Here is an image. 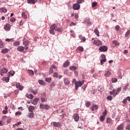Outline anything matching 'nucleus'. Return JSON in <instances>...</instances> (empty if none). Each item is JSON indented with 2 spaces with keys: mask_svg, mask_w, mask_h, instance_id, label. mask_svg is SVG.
Listing matches in <instances>:
<instances>
[{
  "mask_svg": "<svg viewBox=\"0 0 130 130\" xmlns=\"http://www.w3.org/2000/svg\"><path fill=\"white\" fill-rule=\"evenodd\" d=\"M56 27L57 26L56 24H54L51 25V26L50 27V30H49L50 34H51L52 35H55V32H54V30H55V29H56Z\"/></svg>",
  "mask_w": 130,
  "mask_h": 130,
  "instance_id": "f257e3e1",
  "label": "nucleus"
},
{
  "mask_svg": "<svg viewBox=\"0 0 130 130\" xmlns=\"http://www.w3.org/2000/svg\"><path fill=\"white\" fill-rule=\"evenodd\" d=\"M84 84V82H82L81 81H76V82H75V89L76 90H78L79 87H82V86H83Z\"/></svg>",
  "mask_w": 130,
  "mask_h": 130,
  "instance_id": "f03ea898",
  "label": "nucleus"
},
{
  "mask_svg": "<svg viewBox=\"0 0 130 130\" xmlns=\"http://www.w3.org/2000/svg\"><path fill=\"white\" fill-rule=\"evenodd\" d=\"M108 49V48L106 46H103L99 48V50L101 52H106Z\"/></svg>",
  "mask_w": 130,
  "mask_h": 130,
  "instance_id": "7ed1b4c3",
  "label": "nucleus"
},
{
  "mask_svg": "<svg viewBox=\"0 0 130 130\" xmlns=\"http://www.w3.org/2000/svg\"><path fill=\"white\" fill-rule=\"evenodd\" d=\"M80 8H81V5L79 4H78L77 3L73 4V9L74 11H78L80 10Z\"/></svg>",
  "mask_w": 130,
  "mask_h": 130,
  "instance_id": "20e7f679",
  "label": "nucleus"
},
{
  "mask_svg": "<svg viewBox=\"0 0 130 130\" xmlns=\"http://www.w3.org/2000/svg\"><path fill=\"white\" fill-rule=\"evenodd\" d=\"M8 69L6 68H2L1 70V75L3 77L4 76L3 74H7L8 73Z\"/></svg>",
  "mask_w": 130,
  "mask_h": 130,
  "instance_id": "39448f33",
  "label": "nucleus"
},
{
  "mask_svg": "<svg viewBox=\"0 0 130 130\" xmlns=\"http://www.w3.org/2000/svg\"><path fill=\"white\" fill-rule=\"evenodd\" d=\"M93 44L96 45V46H100V45L102 44V42H101L100 40H95L93 41Z\"/></svg>",
  "mask_w": 130,
  "mask_h": 130,
  "instance_id": "423d86ee",
  "label": "nucleus"
},
{
  "mask_svg": "<svg viewBox=\"0 0 130 130\" xmlns=\"http://www.w3.org/2000/svg\"><path fill=\"white\" fill-rule=\"evenodd\" d=\"M4 28L6 31H10V30H11V25L9 23H7L4 25Z\"/></svg>",
  "mask_w": 130,
  "mask_h": 130,
  "instance_id": "0eeeda50",
  "label": "nucleus"
},
{
  "mask_svg": "<svg viewBox=\"0 0 130 130\" xmlns=\"http://www.w3.org/2000/svg\"><path fill=\"white\" fill-rule=\"evenodd\" d=\"M53 126H54L55 127H60V126H61V124H60V122H53Z\"/></svg>",
  "mask_w": 130,
  "mask_h": 130,
  "instance_id": "6e6552de",
  "label": "nucleus"
},
{
  "mask_svg": "<svg viewBox=\"0 0 130 130\" xmlns=\"http://www.w3.org/2000/svg\"><path fill=\"white\" fill-rule=\"evenodd\" d=\"M73 117L75 121H76V122L79 121V119H80V117L79 116V115L77 113L74 114Z\"/></svg>",
  "mask_w": 130,
  "mask_h": 130,
  "instance_id": "1a4fd4ad",
  "label": "nucleus"
},
{
  "mask_svg": "<svg viewBox=\"0 0 130 130\" xmlns=\"http://www.w3.org/2000/svg\"><path fill=\"white\" fill-rule=\"evenodd\" d=\"M39 101V98H36L34 99V101L31 103H32V104H34V105H37V104L38 103Z\"/></svg>",
  "mask_w": 130,
  "mask_h": 130,
  "instance_id": "9d476101",
  "label": "nucleus"
},
{
  "mask_svg": "<svg viewBox=\"0 0 130 130\" xmlns=\"http://www.w3.org/2000/svg\"><path fill=\"white\" fill-rule=\"evenodd\" d=\"M84 22H85V23L87 24V25H89V26H91V25L92 24L91 21H90V18H89L88 17L84 19Z\"/></svg>",
  "mask_w": 130,
  "mask_h": 130,
  "instance_id": "9b49d317",
  "label": "nucleus"
},
{
  "mask_svg": "<svg viewBox=\"0 0 130 130\" xmlns=\"http://www.w3.org/2000/svg\"><path fill=\"white\" fill-rule=\"evenodd\" d=\"M38 0H27V4H30V5H34L37 3Z\"/></svg>",
  "mask_w": 130,
  "mask_h": 130,
  "instance_id": "f8f14e48",
  "label": "nucleus"
},
{
  "mask_svg": "<svg viewBox=\"0 0 130 130\" xmlns=\"http://www.w3.org/2000/svg\"><path fill=\"white\" fill-rule=\"evenodd\" d=\"M16 88L17 89H19V90H20V91H22V90H23V89H24V86L21 85L20 84V83H17L16 84Z\"/></svg>",
  "mask_w": 130,
  "mask_h": 130,
  "instance_id": "ddd939ff",
  "label": "nucleus"
},
{
  "mask_svg": "<svg viewBox=\"0 0 130 130\" xmlns=\"http://www.w3.org/2000/svg\"><path fill=\"white\" fill-rule=\"evenodd\" d=\"M63 82H64V85H66V86L70 85L71 83L70 82V80L68 78H64Z\"/></svg>",
  "mask_w": 130,
  "mask_h": 130,
  "instance_id": "4468645a",
  "label": "nucleus"
},
{
  "mask_svg": "<svg viewBox=\"0 0 130 130\" xmlns=\"http://www.w3.org/2000/svg\"><path fill=\"white\" fill-rule=\"evenodd\" d=\"M24 49H25V48L22 46H19L17 48V50L18 51H20V52H22V51H24Z\"/></svg>",
  "mask_w": 130,
  "mask_h": 130,
  "instance_id": "2eb2a0df",
  "label": "nucleus"
},
{
  "mask_svg": "<svg viewBox=\"0 0 130 130\" xmlns=\"http://www.w3.org/2000/svg\"><path fill=\"white\" fill-rule=\"evenodd\" d=\"M98 108V105L93 104L92 106H91V110L92 111H94V110H97Z\"/></svg>",
  "mask_w": 130,
  "mask_h": 130,
  "instance_id": "dca6fc26",
  "label": "nucleus"
},
{
  "mask_svg": "<svg viewBox=\"0 0 130 130\" xmlns=\"http://www.w3.org/2000/svg\"><path fill=\"white\" fill-rule=\"evenodd\" d=\"M25 96L28 99H33V98H34V96H33V94H29L28 93H26Z\"/></svg>",
  "mask_w": 130,
  "mask_h": 130,
  "instance_id": "f3484780",
  "label": "nucleus"
},
{
  "mask_svg": "<svg viewBox=\"0 0 130 130\" xmlns=\"http://www.w3.org/2000/svg\"><path fill=\"white\" fill-rule=\"evenodd\" d=\"M30 92L31 93H32V94H34V95H36L38 92V89H35V90L33 89H30Z\"/></svg>",
  "mask_w": 130,
  "mask_h": 130,
  "instance_id": "a211bd4d",
  "label": "nucleus"
},
{
  "mask_svg": "<svg viewBox=\"0 0 130 130\" xmlns=\"http://www.w3.org/2000/svg\"><path fill=\"white\" fill-rule=\"evenodd\" d=\"M94 33L95 35L98 36V37H99L100 36L99 30H98V28H95L94 30Z\"/></svg>",
  "mask_w": 130,
  "mask_h": 130,
  "instance_id": "6ab92c4d",
  "label": "nucleus"
},
{
  "mask_svg": "<svg viewBox=\"0 0 130 130\" xmlns=\"http://www.w3.org/2000/svg\"><path fill=\"white\" fill-rule=\"evenodd\" d=\"M69 66H70V61L69 60H67L63 65V67L64 68H67V67H69Z\"/></svg>",
  "mask_w": 130,
  "mask_h": 130,
  "instance_id": "aec40b11",
  "label": "nucleus"
},
{
  "mask_svg": "<svg viewBox=\"0 0 130 130\" xmlns=\"http://www.w3.org/2000/svg\"><path fill=\"white\" fill-rule=\"evenodd\" d=\"M34 109H35V107H34V106H29L28 107V110L29 112H33V110H34Z\"/></svg>",
  "mask_w": 130,
  "mask_h": 130,
  "instance_id": "412c9836",
  "label": "nucleus"
},
{
  "mask_svg": "<svg viewBox=\"0 0 130 130\" xmlns=\"http://www.w3.org/2000/svg\"><path fill=\"white\" fill-rule=\"evenodd\" d=\"M55 31H57V32H62V31H63V28L57 27L55 29Z\"/></svg>",
  "mask_w": 130,
  "mask_h": 130,
  "instance_id": "4be33fe9",
  "label": "nucleus"
},
{
  "mask_svg": "<svg viewBox=\"0 0 130 130\" xmlns=\"http://www.w3.org/2000/svg\"><path fill=\"white\" fill-rule=\"evenodd\" d=\"M28 117H29V118H34V113L31 112V113H29L28 114Z\"/></svg>",
  "mask_w": 130,
  "mask_h": 130,
  "instance_id": "5701e85b",
  "label": "nucleus"
},
{
  "mask_svg": "<svg viewBox=\"0 0 130 130\" xmlns=\"http://www.w3.org/2000/svg\"><path fill=\"white\" fill-rule=\"evenodd\" d=\"M0 12L2 13H7V12H8V10L7 9H6V8H2L0 9Z\"/></svg>",
  "mask_w": 130,
  "mask_h": 130,
  "instance_id": "b1692460",
  "label": "nucleus"
},
{
  "mask_svg": "<svg viewBox=\"0 0 130 130\" xmlns=\"http://www.w3.org/2000/svg\"><path fill=\"white\" fill-rule=\"evenodd\" d=\"M15 75V71H10L8 73V77H10V76H14Z\"/></svg>",
  "mask_w": 130,
  "mask_h": 130,
  "instance_id": "393cba45",
  "label": "nucleus"
},
{
  "mask_svg": "<svg viewBox=\"0 0 130 130\" xmlns=\"http://www.w3.org/2000/svg\"><path fill=\"white\" fill-rule=\"evenodd\" d=\"M117 130H123V124H121L119 125L117 128Z\"/></svg>",
  "mask_w": 130,
  "mask_h": 130,
  "instance_id": "a878e982",
  "label": "nucleus"
},
{
  "mask_svg": "<svg viewBox=\"0 0 130 130\" xmlns=\"http://www.w3.org/2000/svg\"><path fill=\"white\" fill-rule=\"evenodd\" d=\"M3 114H7L8 113V106H6L5 110L3 111Z\"/></svg>",
  "mask_w": 130,
  "mask_h": 130,
  "instance_id": "bb28decb",
  "label": "nucleus"
},
{
  "mask_svg": "<svg viewBox=\"0 0 130 130\" xmlns=\"http://www.w3.org/2000/svg\"><path fill=\"white\" fill-rule=\"evenodd\" d=\"M115 29L116 32H119V31H120V26L118 25H117L115 26Z\"/></svg>",
  "mask_w": 130,
  "mask_h": 130,
  "instance_id": "cd10ccee",
  "label": "nucleus"
},
{
  "mask_svg": "<svg viewBox=\"0 0 130 130\" xmlns=\"http://www.w3.org/2000/svg\"><path fill=\"white\" fill-rule=\"evenodd\" d=\"M23 45H25V46H27V45H29V41L26 40L24 41V40H23Z\"/></svg>",
  "mask_w": 130,
  "mask_h": 130,
  "instance_id": "c85d7f7f",
  "label": "nucleus"
},
{
  "mask_svg": "<svg viewBox=\"0 0 130 130\" xmlns=\"http://www.w3.org/2000/svg\"><path fill=\"white\" fill-rule=\"evenodd\" d=\"M1 52L2 53H7V52H9V49L6 48L2 49Z\"/></svg>",
  "mask_w": 130,
  "mask_h": 130,
  "instance_id": "c756f323",
  "label": "nucleus"
},
{
  "mask_svg": "<svg viewBox=\"0 0 130 130\" xmlns=\"http://www.w3.org/2000/svg\"><path fill=\"white\" fill-rule=\"evenodd\" d=\"M2 80L3 81L6 82V83H8V82H9V81L10 80V78H9L8 77H3Z\"/></svg>",
  "mask_w": 130,
  "mask_h": 130,
  "instance_id": "7c9ffc66",
  "label": "nucleus"
},
{
  "mask_svg": "<svg viewBox=\"0 0 130 130\" xmlns=\"http://www.w3.org/2000/svg\"><path fill=\"white\" fill-rule=\"evenodd\" d=\"M105 77H110L111 76V73H110L109 71H107L105 74Z\"/></svg>",
  "mask_w": 130,
  "mask_h": 130,
  "instance_id": "2f4dec72",
  "label": "nucleus"
},
{
  "mask_svg": "<svg viewBox=\"0 0 130 130\" xmlns=\"http://www.w3.org/2000/svg\"><path fill=\"white\" fill-rule=\"evenodd\" d=\"M113 44H114V45L115 46H117L119 45V43H118V42L116 40H114L113 41Z\"/></svg>",
  "mask_w": 130,
  "mask_h": 130,
  "instance_id": "473e14b6",
  "label": "nucleus"
},
{
  "mask_svg": "<svg viewBox=\"0 0 130 130\" xmlns=\"http://www.w3.org/2000/svg\"><path fill=\"white\" fill-rule=\"evenodd\" d=\"M77 49L79 51H81V52H83L84 51V48L82 46H79L77 48Z\"/></svg>",
  "mask_w": 130,
  "mask_h": 130,
  "instance_id": "72a5a7b5",
  "label": "nucleus"
},
{
  "mask_svg": "<svg viewBox=\"0 0 130 130\" xmlns=\"http://www.w3.org/2000/svg\"><path fill=\"white\" fill-rule=\"evenodd\" d=\"M107 60V59H106V58L101 59V65L103 66V63H104V62H106Z\"/></svg>",
  "mask_w": 130,
  "mask_h": 130,
  "instance_id": "f704fd0d",
  "label": "nucleus"
},
{
  "mask_svg": "<svg viewBox=\"0 0 130 130\" xmlns=\"http://www.w3.org/2000/svg\"><path fill=\"white\" fill-rule=\"evenodd\" d=\"M128 36H130V29L128 30L125 34V37H128Z\"/></svg>",
  "mask_w": 130,
  "mask_h": 130,
  "instance_id": "c9c22d12",
  "label": "nucleus"
},
{
  "mask_svg": "<svg viewBox=\"0 0 130 130\" xmlns=\"http://www.w3.org/2000/svg\"><path fill=\"white\" fill-rule=\"evenodd\" d=\"M28 73L30 76H33L34 75V72L32 70H28Z\"/></svg>",
  "mask_w": 130,
  "mask_h": 130,
  "instance_id": "e433bc0d",
  "label": "nucleus"
},
{
  "mask_svg": "<svg viewBox=\"0 0 130 130\" xmlns=\"http://www.w3.org/2000/svg\"><path fill=\"white\" fill-rule=\"evenodd\" d=\"M40 109H45V105H43V104H41L40 105Z\"/></svg>",
  "mask_w": 130,
  "mask_h": 130,
  "instance_id": "4c0bfd02",
  "label": "nucleus"
},
{
  "mask_svg": "<svg viewBox=\"0 0 130 130\" xmlns=\"http://www.w3.org/2000/svg\"><path fill=\"white\" fill-rule=\"evenodd\" d=\"M85 106L86 107H89V106H91V102H86L85 103Z\"/></svg>",
  "mask_w": 130,
  "mask_h": 130,
  "instance_id": "58836bf2",
  "label": "nucleus"
},
{
  "mask_svg": "<svg viewBox=\"0 0 130 130\" xmlns=\"http://www.w3.org/2000/svg\"><path fill=\"white\" fill-rule=\"evenodd\" d=\"M70 69L71 70V71H76V70H77V67L75 66H71Z\"/></svg>",
  "mask_w": 130,
  "mask_h": 130,
  "instance_id": "ea45409f",
  "label": "nucleus"
},
{
  "mask_svg": "<svg viewBox=\"0 0 130 130\" xmlns=\"http://www.w3.org/2000/svg\"><path fill=\"white\" fill-rule=\"evenodd\" d=\"M105 120V116H101L100 118V120L101 121H104V120Z\"/></svg>",
  "mask_w": 130,
  "mask_h": 130,
  "instance_id": "a19ab883",
  "label": "nucleus"
},
{
  "mask_svg": "<svg viewBox=\"0 0 130 130\" xmlns=\"http://www.w3.org/2000/svg\"><path fill=\"white\" fill-rule=\"evenodd\" d=\"M39 83L40 84V85H45V82H44V81L43 80H39Z\"/></svg>",
  "mask_w": 130,
  "mask_h": 130,
  "instance_id": "79ce46f5",
  "label": "nucleus"
},
{
  "mask_svg": "<svg viewBox=\"0 0 130 130\" xmlns=\"http://www.w3.org/2000/svg\"><path fill=\"white\" fill-rule=\"evenodd\" d=\"M14 46H19L20 45V42H15L13 44Z\"/></svg>",
  "mask_w": 130,
  "mask_h": 130,
  "instance_id": "37998d69",
  "label": "nucleus"
},
{
  "mask_svg": "<svg viewBox=\"0 0 130 130\" xmlns=\"http://www.w3.org/2000/svg\"><path fill=\"white\" fill-rule=\"evenodd\" d=\"M84 2H85V0H77V4L79 5V4H82V3H84Z\"/></svg>",
  "mask_w": 130,
  "mask_h": 130,
  "instance_id": "c03bdc74",
  "label": "nucleus"
},
{
  "mask_svg": "<svg viewBox=\"0 0 130 130\" xmlns=\"http://www.w3.org/2000/svg\"><path fill=\"white\" fill-rule=\"evenodd\" d=\"M97 5H98V3H97V2H93L92 3V7L93 8H95V7L97 6Z\"/></svg>",
  "mask_w": 130,
  "mask_h": 130,
  "instance_id": "a18cd8bd",
  "label": "nucleus"
},
{
  "mask_svg": "<svg viewBox=\"0 0 130 130\" xmlns=\"http://www.w3.org/2000/svg\"><path fill=\"white\" fill-rule=\"evenodd\" d=\"M45 81L48 83H50L51 82V78H46Z\"/></svg>",
  "mask_w": 130,
  "mask_h": 130,
  "instance_id": "49530a36",
  "label": "nucleus"
},
{
  "mask_svg": "<svg viewBox=\"0 0 130 130\" xmlns=\"http://www.w3.org/2000/svg\"><path fill=\"white\" fill-rule=\"evenodd\" d=\"M111 81L112 83H116V82H117V79L116 78H112Z\"/></svg>",
  "mask_w": 130,
  "mask_h": 130,
  "instance_id": "de8ad7c7",
  "label": "nucleus"
},
{
  "mask_svg": "<svg viewBox=\"0 0 130 130\" xmlns=\"http://www.w3.org/2000/svg\"><path fill=\"white\" fill-rule=\"evenodd\" d=\"M107 123H111V119L110 118H107Z\"/></svg>",
  "mask_w": 130,
  "mask_h": 130,
  "instance_id": "09e8293b",
  "label": "nucleus"
},
{
  "mask_svg": "<svg viewBox=\"0 0 130 130\" xmlns=\"http://www.w3.org/2000/svg\"><path fill=\"white\" fill-rule=\"evenodd\" d=\"M53 69H52V68H50L49 72V75H51V74H53Z\"/></svg>",
  "mask_w": 130,
  "mask_h": 130,
  "instance_id": "8fccbe9b",
  "label": "nucleus"
},
{
  "mask_svg": "<svg viewBox=\"0 0 130 130\" xmlns=\"http://www.w3.org/2000/svg\"><path fill=\"white\" fill-rule=\"evenodd\" d=\"M50 87H54V86H55V82H52L50 84Z\"/></svg>",
  "mask_w": 130,
  "mask_h": 130,
  "instance_id": "3c124183",
  "label": "nucleus"
},
{
  "mask_svg": "<svg viewBox=\"0 0 130 130\" xmlns=\"http://www.w3.org/2000/svg\"><path fill=\"white\" fill-rule=\"evenodd\" d=\"M22 18H24V19H27V15L25 14V13L23 12L22 13Z\"/></svg>",
  "mask_w": 130,
  "mask_h": 130,
  "instance_id": "603ef678",
  "label": "nucleus"
},
{
  "mask_svg": "<svg viewBox=\"0 0 130 130\" xmlns=\"http://www.w3.org/2000/svg\"><path fill=\"white\" fill-rule=\"evenodd\" d=\"M107 115V111L105 110L104 112H103V116H106Z\"/></svg>",
  "mask_w": 130,
  "mask_h": 130,
  "instance_id": "864d4df0",
  "label": "nucleus"
},
{
  "mask_svg": "<svg viewBox=\"0 0 130 130\" xmlns=\"http://www.w3.org/2000/svg\"><path fill=\"white\" fill-rule=\"evenodd\" d=\"M71 32L72 33V34L71 35L72 36H73V37H74L75 38V37H76V35L75 34V31H74V30H71Z\"/></svg>",
  "mask_w": 130,
  "mask_h": 130,
  "instance_id": "5fc2aeb1",
  "label": "nucleus"
},
{
  "mask_svg": "<svg viewBox=\"0 0 130 130\" xmlns=\"http://www.w3.org/2000/svg\"><path fill=\"white\" fill-rule=\"evenodd\" d=\"M75 19L76 20H78V19H79V14H78V13H75Z\"/></svg>",
  "mask_w": 130,
  "mask_h": 130,
  "instance_id": "6e6d98bb",
  "label": "nucleus"
},
{
  "mask_svg": "<svg viewBox=\"0 0 130 130\" xmlns=\"http://www.w3.org/2000/svg\"><path fill=\"white\" fill-rule=\"evenodd\" d=\"M107 98L108 100H110V101H111L112 100V96L111 95H108Z\"/></svg>",
  "mask_w": 130,
  "mask_h": 130,
  "instance_id": "4d7b16f0",
  "label": "nucleus"
},
{
  "mask_svg": "<svg viewBox=\"0 0 130 130\" xmlns=\"http://www.w3.org/2000/svg\"><path fill=\"white\" fill-rule=\"evenodd\" d=\"M57 76H58V73L55 72L53 73L54 78H57Z\"/></svg>",
  "mask_w": 130,
  "mask_h": 130,
  "instance_id": "13d9d810",
  "label": "nucleus"
},
{
  "mask_svg": "<svg viewBox=\"0 0 130 130\" xmlns=\"http://www.w3.org/2000/svg\"><path fill=\"white\" fill-rule=\"evenodd\" d=\"M50 68L51 69H54V70H56V66H55V65H54V64H53V65H52L51 66V67H50Z\"/></svg>",
  "mask_w": 130,
  "mask_h": 130,
  "instance_id": "bf43d9fd",
  "label": "nucleus"
},
{
  "mask_svg": "<svg viewBox=\"0 0 130 130\" xmlns=\"http://www.w3.org/2000/svg\"><path fill=\"white\" fill-rule=\"evenodd\" d=\"M4 47V43H3V41L0 40V48H3Z\"/></svg>",
  "mask_w": 130,
  "mask_h": 130,
  "instance_id": "052dcab7",
  "label": "nucleus"
},
{
  "mask_svg": "<svg viewBox=\"0 0 130 130\" xmlns=\"http://www.w3.org/2000/svg\"><path fill=\"white\" fill-rule=\"evenodd\" d=\"M49 108L50 107L48 106V105H45V109H46V110H48Z\"/></svg>",
  "mask_w": 130,
  "mask_h": 130,
  "instance_id": "680f3d73",
  "label": "nucleus"
},
{
  "mask_svg": "<svg viewBox=\"0 0 130 130\" xmlns=\"http://www.w3.org/2000/svg\"><path fill=\"white\" fill-rule=\"evenodd\" d=\"M16 21V18L14 17H12L10 19V22H15Z\"/></svg>",
  "mask_w": 130,
  "mask_h": 130,
  "instance_id": "e2e57ef3",
  "label": "nucleus"
},
{
  "mask_svg": "<svg viewBox=\"0 0 130 130\" xmlns=\"http://www.w3.org/2000/svg\"><path fill=\"white\" fill-rule=\"evenodd\" d=\"M98 91H100V92H103V89L101 88L100 86H99L98 87Z\"/></svg>",
  "mask_w": 130,
  "mask_h": 130,
  "instance_id": "0e129e2a",
  "label": "nucleus"
},
{
  "mask_svg": "<svg viewBox=\"0 0 130 130\" xmlns=\"http://www.w3.org/2000/svg\"><path fill=\"white\" fill-rule=\"evenodd\" d=\"M115 93V89H113L112 91L110 92V95H113Z\"/></svg>",
  "mask_w": 130,
  "mask_h": 130,
  "instance_id": "69168bd1",
  "label": "nucleus"
},
{
  "mask_svg": "<svg viewBox=\"0 0 130 130\" xmlns=\"http://www.w3.org/2000/svg\"><path fill=\"white\" fill-rule=\"evenodd\" d=\"M126 130H130V124H128L127 125H126Z\"/></svg>",
  "mask_w": 130,
  "mask_h": 130,
  "instance_id": "338daca9",
  "label": "nucleus"
},
{
  "mask_svg": "<svg viewBox=\"0 0 130 130\" xmlns=\"http://www.w3.org/2000/svg\"><path fill=\"white\" fill-rule=\"evenodd\" d=\"M72 26H76V23H74L73 22H71L70 25V26L72 27Z\"/></svg>",
  "mask_w": 130,
  "mask_h": 130,
  "instance_id": "774afa93",
  "label": "nucleus"
}]
</instances>
